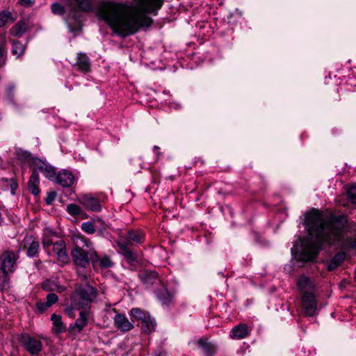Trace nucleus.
Instances as JSON below:
<instances>
[{"label":"nucleus","mask_w":356,"mask_h":356,"mask_svg":"<svg viewBox=\"0 0 356 356\" xmlns=\"http://www.w3.org/2000/svg\"><path fill=\"white\" fill-rule=\"evenodd\" d=\"M115 326L122 332H127L133 329L134 325L123 314H118L114 317Z\"/></svg>","instance_id":"4468645a"},{"label":"nucleus","mask_w":356,"mask_h":356,"mask_svg":"<svg viewBox=\"0 0 356 356\" xmlns=\"http://www.w3.org/2000/svg\"><path fill=\"white\" fill-rule=\"evenodd\" d=\"M42 288L47 291H56L61 293L65 291L66 288L60 285L56 279H47L42 283Z\"/></svg>","instance_id":"f3484780"},{"label":"nucleus","mask_w":356,"mask_h":356,"mask_svg":"<svg viewBox=\"0 0 356 356\" xmlns=\"http://www.w3.org/2000/svg\"><path fill=\"white\" fill-rule=\"evenodd\" d=\"M154 149L155 150H157V149H159V147H157V146H154Z\"/></svg>","instance_id":"864d4df0"},{"label":"nucleus","mask_w":356,"mask_h":356,"mask_svg":"<svg viewBox=\"0 0 356 356\" xmlns=\"http://www.w3.org/2000/svg\"><path fill=\"white\" fill-rule=\"evenodd\" d=\"M18 259V252L10 250L4 251L0 256V269L9 276L10 274L15 271V267Z\"/></svg>","instance_id":"423d86ee"},{"label":"nucleus","mask_w":356,"mask_h":356,"mask_svg":"<svg viewBox=\"0 0 356 356\" xmlns=\"http://www.w3.org/2000/svg\"><path fill=\"white\" fill-rule=\"evenodd\" d=\"M54 181L63 187H70L76 182V178L72 172L62 170L56 173Z\"/></svg>","instance_id":"9b49d317"},{"label":"nucleus","mask_w":356,"mask_h":356,"mask_svg":"<svg viewBox=\"0 0 356 356\" xmlns=\"http://www.w3.org/2000/svg\"><path fill=\"white\" fill-rule=\"evenodd\" d=\"M143 332L149 334L155 330V321L147 315L145 319L140 321Z\"/></svg>","instance_id":"a878e982"},{"label":"nucleus","mask_w":356,"mask_h":356,"mask_svg":"<svg viewBox=\"0 0 356 356\" xmlns=\"http://www.w3.org/2000/svg\"><path fill=\"white\" fill-rule=\"evenodd\" d=\"M67 212L73 217L79 216L83 213L81 208L76 204H70L66 207Z\"/></svg>","instance_id":"473e14b6"},{"label":"nucleus","mask_w":356,"mask_h":356,"mask_svg":"<svg viewBox=\"0 0 356 356\" xmlns=\"http://www.w3.org/2000/svg\"><path fill=\"white\" fill-rule=\"evenodd\" d=\"M20 341L22 346L31 356L37 355L42 350V341L39 339L31 337L29 334H23Z\"/></svg>","instance_id":"0eeeda50"},{"label":"nucleus","mask_w":356,"mask_h":356,"mask_svg":"<svg viewBox=\"0 0 356 356\" xmlns=\"http://www.w3.org/2000/svg\"><path fill=\"white\" fill-rule=\"evenodd\" d=\"M302 305L307 316H314L317 311V302L312 293L302 295Z\"/></svg>","instance_id":"9d476101"},{"label":"nucleus","mask_w":356,"mask_h":356,"mask_svg":"<svg viewBox=\"0 0 356 356\" xmlns=\"http://www.w3.org/2000/svg\"><path fill=\"white\" fill-rule=\"evenodd\" d=\"M154 356H165L163 353H159L158 355H155Z\"/></svg>","instance_id":"603ef678"},{"label":"nucleus","mask_w":356,"mask_h":356,"mask_svg":"<svg viewBox=\"0 0 356 356\" xmlns=\"http://www.w3.org/2000/svg\"><path fill=\"white\" fill-rule=\"evenodd\" d=\"M157 296L163 304H168L172 298V295L165 286H162V289L158 292Z\"/></svg>","instance_id":"c756f323"},{"label":"nucleus","mask_w":356,"mask_h":356,"mask_svg":"<svg viewBox=\"0 0 356 356\" xmlns=\"http://www.w3.org/2000/svg\"><path fill=\"white\" fill-rule=\"evenodd\" d=\"M197 343L202 348L205 356H213L216 353V346L214 344L206 342L202 339H200Z\"/></svg>","instance_id":"5701e85b"},{"label":"nucleus","mask_w":356,"mask_h":356,"mask_svg":"<svg viewBox=\"0 0 356 356\" xmlns=\"http://www.w3.org/2000/svg\"><path fill=\"white\" fill-rule=\"evenodd\" d=\"M88 318L86 316V313L83 311L81 312L79 314V317L76 321V322L70 325V329L72 330H76L78 332H80L83 327L87 325Z\"/></svg>","instance_id":"4be33fe9"},{"label":"nucleus","mask_w":356,"mask_h":356,"mask_svg":"<svg viewBox=\"0 0 356 356\" xmlns=\"http://www.w3.org/2000/svg\"><path fill=\"white\" fill-rule=\"evenodd\" d=\"M163 2V0H134L131 6L108 2L99 8L97 15L115 34L125 38L140 28L149 26L152 20L147 14L161 8Z\"/></svg>","instance_id":"f03ea898"},{"label":"nucleus","mask_w":356,"mask_h":356,"mask_svg":"<svg viewBox=\"0 0 356 356\" xmlns=\"http://www.w3.org/2000/svg\"><path fill=\"white\" fill-rule=\"evenodd\" d=\"M24 248L27 250L28 257H34L38 254L40 244L32 236H28L24 239Z\"/></svg>","instance_id":"2eb2a0df"},{"label":"nucleus","mask_w":356,"mask_h":356,"mask_svg":"<svg viewBox=\"0 0 356 356\" xmlns=\"http://www.w3.org/2000/svg\"><path fill=\"white\" fill-rule=\"evenodd\" d=\"M74 264L81 268H86L91 261L92 265L99 260L97 252L92 248V243L90 241L83 237H78L76 241V246L71 252Z\"/></svg>","instance_id":"7ed1b4c3"},{"label":"nucleus","mask_w":356,"mask_h":356,"mask_svg":"<svg viewBox=\"0 0 356 356\" xmlns=\"http://www.w3.org/2000/svg\"><path fill=\"white\" fill-rule=\"evenodd\" d=\"M32 163L47 179L54 181L56 172L54 166L39 158H33Z\"/></svg>","instance_id":"6e6552de"},{"label":"nucleus","mask_w":356,"mask_h":356,"mask_svg":"<svg viewBox=\"0 0 356 356\" xmlns=\"http://www.w3.org/2000/svg\"><path fill=\"white\" fill-rule=\"evenodd\" d=\"M250 334L248 328L245 324H239L232 328L230 332L232 339H242L248 337Z\"/></svg>","instance_id":"a211bd4d"},{"label":"nucleus","mask_w":356,"mask_h":356,"mask_svg":"<svg viewBox=\"0 0 356 356\" xmlns=\"http://www.w3.org/2000/svg\"><path fill=\"white\" fill-rule=\"evenodd\" d=\"M144 283L149 286L152 285H158L161 283L160 280L154 274L147 275L143 279Z\"/></svg>","instance_id":"f704fd0d"},{"label":"nucleus","mask_w":356,"mask_h":356,"mask_svg":"<svg viewBox=\"0 0 356 356\" xmlns=\"http://www.w3.org/2000/svg\"><path fill=\"white\" fill-rule=\"evenodd\" d=\"M26 45L18 40L13 42L12 54L19 58L24 55Z\"/></svg>","instance_id":"cd10ccee"},{"label":"nucleus","mask_w":356,"mask_h":356,"mask_svg":"<svg viewBox=\"0 0 356 356\" xmlns=\"http://www.w3.org/2000/svg\"><path fill=\"white\" fill-rule=\"evenodd\" d=\"M79 71L86 74L90 71V61L85 53H79L76 56V61L73 65Z\"/></svg>","instance_id":"ddd939ff"},{"label":"nucleus","mask_w":356,"mask_h":356,"mask_svg":"<svg viewBox=\"0 0 356 356\" xmlns=\"http://www.w3.org/2000/svg\"><path fill=\"white\" fill-rule=\"evenodd\" d=\"M295 250H298V248H297V247L296 245L294 246L293 248L291 249V252H293Z\"/></svg>","instance_id":"3c124183"},{"label":"nucleus","mask_w":356,"mask_h":356,"mask_svg":"<svg viewBox=\"0 0 356 356\" xmlns=\"http://www.w3.org/2000/svg\"><path fill=\"white\" fill-rule=\"evenodd\" d=\"M78 201L89 211L98 212L102 210V204L99 198L92 194L80 195Z\"/></svg>","instance_id":"1a4fd4ad"},{"label":"nucleus","mask_w":356,"mask_h":356,"mask_svg":"<svg viewBox=\"0 0 356 356\" xmlns=\"http://www.w3.org/2000/svg\"><path fill=\"white\" fill-rule=\"evenodd\" d=\"M5 53V48L3 47H0V66L5 64V60L3 59Z\"/></svg>","instance_id":"49530a36"},{"label":"nucleus","mask_w":356,"mask_h":356,"mask_svg":"<svg viewBox=\"0 0 356 356\" xmlns=\"http://www.w3.org/2000/svg\"><path fill=\"white\" fill-rule=\"evenodd\" d=\"M17 187V184L14 182L13 184L11 185L12 190L14 191Z\"/></svg>","instance_id":"09e8293b"},{"label":"nucleus","mask_w":356,"mask_h":356,"mask_svg":"<svg viewBox=\"0 0 356 356\" xmlns=\"http://www.w3.org/2000/svg\"><path fill=\"white\" fill-rule=\"evenodd\" d=\"M124 252V254L127 259L134 261L136 259V257L134 252L130 250V248H127V250H122Z\"/></svg>","instance_id":"a18cd8bd"},{"label":"nucleus","mask_w":356,"mask_h":356,"mask_svg":"<svg viewBox=\"0 0 356 356\" xmlns=\"http://www.w3.org/2000/svg\"><path fill=\"white\" fill-rule=\"evenodd\" d=\"M78 275L84 280H86L88 279V275L86 273H81L80 270L78 271Z\"/></svg>","instance_id":"de8ad7c7"},{"label":"nucleus","mask_w":356,"mask_h":356,"mask_svg":"<svg viewBox=\"0 0 356 356\" xmlns=\"http://www.w3.org/2000/svg\"><path fill=\"white\" fill-rule=\"evenodd\" d=\"M56 197V193L55 191L49 192L47 194V197H45V202L47 204H51L54 201Z\"/></svg>","instance_id":"37998d69"},{"label":"nucleus","mask_w":356,"mask_h":356,"mask_svg":"<svg viewBox=\"0 0 356 356\" xmlns=\"http://www.w3.org/2000/svg\"><path fill=\"white\" fill-rule=\"evenodd\" d=\"M10 277L0 269V291L3 290L9 284Z\"/></svg>","instance_id":"4c0bfd02"},{"label":"nucleus","mask_w":356,"mask_h":356,"mask_svg":"<svg viewBox=\"0 0 356 356\" xmlns=\"http://www.w3.org/2000/svg\"><path fill=\"white\" fill-rule=\"evenodd\" d=\"M97 294V290L88 284L76 285L67 302V312L70 314L74 309L86 307L96 299Z\"/></svg>","instance_id":"20e7f679"},{"label":"nucleus","mask_w":356,"mask_h":356,"mask_svg":"<svg viewBox=\"0 0 356 356\" xmlns=\"http://www.w3.org/2000/svg\"><path fill=\"white\" fill-rule=\"evenodd\" d=\"M95 232H97L98 234L102 236L104 231L106 230L108 226L101 218H93Z\"/></svg>","instance_id":"7c9ffc66"},{"label":"nucleus","mask_w":356,"mask_h":356,"mask_svg":"<svg viewBox=\"0 0 356 356\" xmlns=\"http://www.w3.org/2000/svg\"><path fill=\"white\" fill-rule=\"evenodd\" d=\"M99 263V266L102 268H107L112 267L113 266V263L108 256H104L102 258L99 257V260L95 262V265Z\"/></svg>","instance_id":"e433bc0d"},{"label":"nucleus","mask_w":356,"mask_h":356,"mask_svg":"<svg viewBox=\"0 0 356 356\" xmlns=\"http://www.w3.org/2000/svg\"><path fill=\"white\" fill-rule=\"evenodd\" d=\"M80 216H81V218L83 219L88 218V215L86 213H84L83 211L82 214H81Z\"/></svg>","instance_id":"8fccbe9b"},{"label":"nucleus","mask_w":356,"mask_h":356,"mask_svg":"<svg viewBox=\"0 0 356 356\" xmlns=\"http://www.w3.org/2000/svg\"><path fill=\"white\" fill-rule=\"evenodd\" d=\"M56 236V232H54L49 227H46L43 229V236H42V245L44 249H47L50 245H54L53 238Z\"/></svg>","instance_id":"412c9836"},{"label":"nucleus","mask_w":356,"mask_h":356,"mask_svg":"<svg viewBox=\"0 0 356 356\" xmlns=\"http://www.w3.org/2000/svg\"><path fill=\"white\" fill-rule=\"evenodd\" d=\"M96 3V0H68L70 15L74 18L79 17L78 13L90 12Z\"/></svg>","instance_id":"39448f33"},{"label":"nucleus","mask_w":356,"mask_h":356,"mask_svg":"<svg viewBox=\"0 0 356 356\" xmlns=\"http://www.w3.org/2000/svg\"><path fill=\"white\" fill-rule=\"evenodd\" d=\"M116 243L121 250H127V248H131L134 245L131 241V238H129L128 232L124 234H120L116 241Z\"/></svg>","instance_id":"393cba45"},{"label":"nucleus","mask_w":356,"mask_h":356,"mask_svg":"<svg viewBox=\"0 0 356 356\" xmlns=\"http://www.w3.org/2000/svg\"><path fill=\"white\" fill-rule=\"evenodd\" d=\"M348 222L345 215H332L329 219L318 209H312L304 215L303 225L308 232V238L301 241L302 249L298 259L310 261L316 258L325 244L346 248L344 229Z\"/></svg>","instance_id":"f257e3e1"},{"label":"nucleus","mask_w":356,"mask_h":356,"mask_svg":"<svg viewBox=\"0 0 356 356\" xmlns=\"http://www.w3.org/2000/svg\"><path fill=\"white\" fill-rule=\"evenodd\" d=\"M49 307H50V306L49 305H47L46 301L45 302L38 301L36 303V308L40 313L44 312Z\"/></svg>","instance_id":"79ce46f5"},{"label":"nucleus","mask_w":356,"mask_h":356,"mask_svg":"<svg viewBox=\"0 0 356 356\" xmlns=\"http://www.w3.org/2000/svg\"><path fill=\"white\" fill-rule=\"evenodd\" d=\"M130 316L132 318L141 321L145 319L146 316L148 315L143 310L140 308H133L130 310L129 313Z\"/></svg>","instance_id":"2f4dec72"},{"label":"nucleus","mask_w":356,"mask_h":356,"mask_svg":"<svg viewBox=\"0 0 356 356\" xmlns=\"http://www.w3.org/2000/svg\"><path fill=\"white\" fill-rule=\"evenodd\" d=\"M51 12L55 15H62L65 12V8L58 3H54L51 6Z\"/></svg>","instance_id":"58836bf2"},{"label":"nucleus","mask_w":356,"mask_h":356,"mask_svg":"<svg viewBox=\"0 0 356 356\" xmlns=\"http://www.w3.org/2000/svg\"><path fill=\"white\" fill-rule=\"evenodd\" d=\"M346 258V254L343 252H338L334 257L330 260L327 266L328 270H333L336 269L340 264L344 261Z\"/></svg>","instance_id":"b1692460"},{"label":"nucleus","mask_w":356,"mask_h":356,"mask_svg":"<svg viewBox=\"0 0 356 356\" xmlns=\"http://www.w3.org/2000/svg\"><path fill=\"white\" fill-rule=\"evenodd\" d=\"M53 252L56 254L59 261L66 264L69 261V257L66 252V244L63 240L55 242L53 245Z\"/></svg>","instance_id":"f8f14e48"},{"label":"nucleus","mask_w":356,"mask_h":356,"mask_svg":"<svg viewBox=\"0 0 356 356\" xmlns=\"http://www.w3.org/2000/svg\"><path fill=\"white\" fill-rule=\"evenodd\" d=\"M347 195L350 202L356 204V185H353L348 188Z\"/></svg>","instance_id":"ea45409f"},{"label":"nucleus","mask_w":356,"mask_h":356,"mask_svg":"<svg viewBox=\"0 0 356 356\" xmlns=\"http://www.w3.org/2000/svg\"><path fill=\"white\" fill-rule=\"evenodd\" d=\"M17 3L24 7H31L35 3V0H17Z\"/></svg>","instance_id":"c03bdc74"},{"label":"nucleus","mask_w":356,"mask_h":356,"mask_svg":"<svg viewBox=\"0 0 356 356\" xmlns=\"http://www.w3.org/2000/svg\"><path fill=\"white\" fill-rule=\"evenodd\" d=\"M39 184V174L37 170H33L29 181V190L34 195H38L40 193Z\"/></svg>","instance_id":"6ab92c4d"},{"label":"nucleus","mask_w":356,"mask_h":356,"mask_svg":"<svg viewBox=\"0 0 356 356\" xmlns=\"http://www.w3.org/2000/svg\"><path fill=\"white\" fill-rule=\"evenodd\" d=\"M10 20L12 22L15 21L13 18V15L10 11L3 10L0 13V27L5 26Z\"/></svg>","instance_id":"72a5a7b5"},{"label":"nucleus","mask_w":356,"mask_h":356,"mask_svg":"<svg viewBox=\"0 0 356 356\" xmlns=\"http://www.w3.org/2000/svg\"><path fill=\"white\" fill-rule=\"evenodd\" d=\"M129 238L133 244H140L144 241V235L140 230H130L128 232Z\"/></svg>","instance_id":"c85d7f7f"},{"label":"nucleus","mask_w":356,"mask_h":356,"mask_svg":"<svg viewBox=\"0 0 356 356\" xmlns=\"http://www.w3.org/2000/svg\"><path fill=\"white\" fill-rule=\"evenodd\" d=\"M81 229L85 233L88 234H93L95 233V227L93 219L91 220L83 222L81 224Z\"/></svg>","instance_id":"c9c22d12"},{"label":"nucleus","mask_w":356,"mask_h":356,"mask_svg":"<svg viewBox=\"0 0 356 356\" xmlns=\"http://www.w3.org/2000/svg\"><path fill=\"white\" fill-rule=\"evenodd\" d=\"M26 31L25 22H19L14 25L10 30V33L15 37H19Z\"/></svg>","instance_id":"bb28decb"},{"label":"nucleus","mask_w":356,"mask_h":356,"mask_svg":"<svg viewBox=\"0 0 356 356\" xmlns=\"http://www.w3.org/2000/svg\"><path fill=\"white\" fill-rule=\"evenodd\" d=\"M51 320L53 324L52 331L54 333L60 334L65 331L66 327L62 321L60 315L53 314H51Z\"/></svg>","instance_id":"aec40b11"},{"label":"nucleus","mask_w":356,"mask_h":356,"mask_svg":"<svg viewBox=\"0 0 356 356\" xmlns=\"http://www.w3.org/2000/svg\"><path fill=\"white\" fill-rule=\"evenodd\" d=\"M297 286L302 295L305 293H312L315 286L311 279L305 275L298 278Z\"/></svg>","instance_id":"dca6fc26"},{"label":"nucleus","mask_w":356,"mask_h":356,"mask_svg":"<svg viewBox=\"0 0 356 356\" xmlns=\"http://www.w3.org/2000/svg\"><path fill=\"white\" fill-rule=\"evenodd\" d=\"M58 300V296L54 293H49L47 295L46 297V302L50 307H51L54 304H56Z\"/></svg>","instance_id":"a19ab883"}]
</instances>
